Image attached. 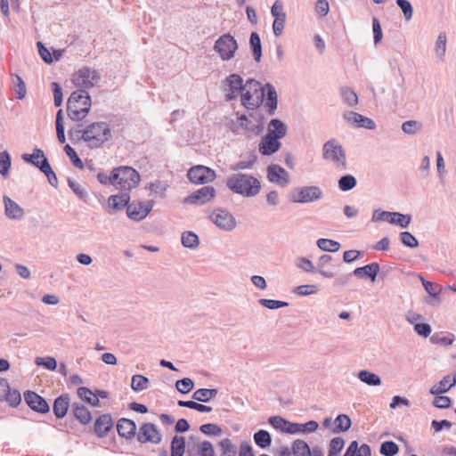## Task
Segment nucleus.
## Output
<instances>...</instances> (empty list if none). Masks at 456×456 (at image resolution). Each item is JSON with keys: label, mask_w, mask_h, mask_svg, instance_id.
<instances>
[{"label": "nucleus", "mask_w": 456, "mask_h": 456, "mask_svg": "<svg viewBox=\"0 0 456 456\" xmlns=\"http://www.w3.org/2000/svg\"><path fill=\"white\" fill-rule=\"evenodd\" d=\"M4 402L11 407H17L21 402V395L17 389L10 387L7 379L0 378V403Z\"/></svg>", "instance_id": "nucleus-13"}, {"label": "nucleus", "mask_w": 456, "mask_h": 456, "mask_svg": "<svg viewBox=\"0 0 456 456\" xmlns=\"http://www.w3.org/2000/svg\"><path fill=\"white\" fill-rule=\"evenodd\" d=\"M344 456H371L370 447L366 444L359 446L357 441H353L347 447Z\"/></svg>", "instance_id": "nucleus-30"}, {"label": "nucleus", "mask_w": 456, "mask_h": 456, "mask_svg": "<svg viewBox=\"0 0 456 456\" xmlns=\"http://www.w3.org/2000/svg\"><path fill=\"white\" fill-rule=\"evenodd\" d=\"M249 47L254 60L259 62L262 58V44L257 32H251L249 37Z\"/></svg>", "instance_id": "nucleus-33"}, {"label": "nucleus", "mask_w": 456, "mask_h": 456, "mask_svg": "<svg viewBox=\"0 0 456 456\" xmlns=\"http://www.w3.org/2000/svg\"><path fill=\"white\" fill-rule=\"evenodd\" d=\"M342 97L345 101V102L349 106H354L358 102V97L355 92L349 88L346 87L341 90Z\"/></svg>", "instance_id": "nucleus-60"}, {"label": "nucleus", "mask_w": 456, "mask_h": 456, "mask_svg": "<svg viewBox=\"0 0 456 456\" xmlns=\"http://www.w3.org/2000/svg\"><path fill=\"white\" fill-rule=\"evenodd\" d=\"M379 270V265L374 262L364 266L355 268L353 272V274L358 278L368 277L371 281H375Z\"/></svg>", "instance_id": "nucleus-25"}, {"label": "nucleus", "mask_w": 456, "mask_h": 456, "mask_svg": "<svg viewBox=\"0 0 456 456\" xmlns=\"http://www.w3.org/2000/svg\"><path fill=\"white\" fill-rule=\"evenodd\" d=\"M194 387V382L190 378H183L175 383L176 389L182 394L189 393Z\"/></svg>", "instance_id": "nucleus-62"}, {"label": "nucleus", "mask_w": 456, "mask_h": 456, "mask_svg": "<svg viewBox=\"0 0 456 456\" xmlns=\"http://www.w3.org/2000/svg\"><path fill=\"white\" fill-rule=\"evenodd\" d=\"M218 448L220 451L219 456H237L238 448L229 438H224L219 441Z\"/></svg>", "instance_id": "nucleus-38"}, {"label": "nucleus", "mask_w": 456, "mask_h": 456, "mask_svg": "<svg viewBox=\"0 0 456 456\" xmlns=\"http://www.w3.org/2000/svg\"><path fill=\"white\" fill-rule=\"evenodd\" d=\"M292 453L294 456H312L308 444L302 439H296L293 442Z\"/></svg>", "instance_id": "nucleus-42"}, {"label": "nucleus", "mask_w": 456, "mask_h": 456, "mask_svg": "<svg viewBox=\"0 0 456 456\" xmlns=\"http://www.w3.org/2000/svg\"><path fill=\"white\" fill-rule=\"evenodd\" d=\"M113 427V420L110 414L99 416L94 422V433L99 438L105 437Z\"/></svg>", "instance_id": "nucleus-20"}, {"label": "nucleus", "mask_w": 456, "mask_h": 456, "mask_svg": "<svg viewBox=\"0 0 456 456\" xmlns=\"http://www.w3.org/2000/svg\"><path fill=\"white\" fill-rule=\"evenodd\" d=\"M77 395L92 406L99 405V398L89 388L80 387L77 388Z\"/></svg>", "instance_id": "nucleus-44"}, {"label": "nucleus", "mask_w": 456, "mask_h": 456, "mask_svg": "<svg viewBox=\"0 0 456 456\" xmlns=\"http://www.w3.org/2000/svg\"><path fill=\"white\" fill-rule=\"evenodd\" d=\"M322 158L333 162L338 167L346 168V156L342 145L337 140L327 141L322 147Z\"/></svg>", "instance_id": "nucleus-6"}, {"label": "nucleus", "mask_w": 456, "mask_h": 456, "mask_svg": "<svg viewBox=\"0 0 456 456\" xmlns=\"http://www.w3.org/2000/svg\"><path fill=\"white\" fill-rule=\"evenodd\" d=\"M411 221V216L408 214H402L400 212H392V216L388 220L391 224H395L401 228H406L409 226Z\"/></svg>", "instance_id": "nucleus-43"}, {"label": "nucleus", "mask_w": 456, "mask_h": 456, "mask_svg": "<svg viewBox=\"0 0 456 456\" xmlns=\"http://www.w3.org/2000/svg\"><path fill=\"white\" fill-rule=\"evenodd\" d=\"M210 220L220 229L232 231L236 227L235 217L227 210L217 208L209 216Z\"/></svg>", "instance_id": "nucleus-12"}, {"label": "nucleus", "mask_w": 456, "mask_h": 456, "mask_svg": "<svg viewBox=\"0 0 456 456\" xmlns=\"http://www.w3.org/2000/svg\"><path fill=\"white\" fill-rule=\"evenodd\" d=\"M200 430L207 436H220L223 430L220 426L214 423L203 424L200 427Z\"/></svg>", "instance_id": "nucleus-57"}, {"label": "nucleus", "mask_w": 456, "mask_h": 456, "mask_svg": "<svg viewBox=\"0 0 456 456\" xmlns=\"http://www.w3.org/2000/svg\"><path fill=\"white\" fill-rule=\"evenodd\" d=\"M238 120L240 122V127L243 128L245 131L251 133L252 134L258 135L264 130V126L261 121L257 122L256 124H254L244 114L239 117Z\"/></svg>", "instance_id": "nucleus-31"}, {"label": "nucleus", "mask_w": 456, "mask_h": 456, "mask_svg": "<svg viewBox=\"0 0 456 456\" xmlns=\"http://www.w3.org/2000/svg\"><path fill=\"white\" fill-rule=\"evenodd\" d=\"M400 240H401V242L405 246V247H408V248H416L419 246V241L418 240L415 238V236H413L411 232H402L400 233Z\"/></svg>", "instance_id": "nucleus-63"}, {"label": "nucleus", "mask_w": 456, "mask_h": 456, "mask_svg": "<svg viewBox=\"0 0 456 456\" xmlns=\"http://www.w3.org/2000/svg\"><path fill=\"white\" fill-rule=\"evenodd\" d=\"M153 205L152 200L129 203L126 209L127 216L134 221H141L151 211Z\"/></svg>", "instance_id": "nucleus-16"}, {"label": "nucleus", "mask_w": 456, "mask_h": 456, "mask_svg": "<svg viewBox=\"0 0 456 456\" xmlns=\"http://www.w3.org/2000/svg\"><path fill=\"white\" fill-rule=\"evenodd\" d=\"M92 105L88 91L77 89L67 101V114L73 121H82L88 115Z\"/></svg>", "instance_id": "nucleus-2"}, {"label": "nucleus", "mask_w": 456, "mask_h": 456, "mask_svg": "<svg viewBox=\"0 0 456 456\" xmlns=\"http://www.w3.org/2000/svg\"><path fill=\"white\" fill-rule=\"evenodd\" d=\"M4 212L12 220H20L24 216V209L8 196H4Z\"/></svg>", "instance_id": "nucleus-22"}, {"label": "nucleus", "mask_w": 456, "mask_h": 456, "mask_svg": "<svg viewBox=\"0 0 456 456\" xmlns=\"http://www.w3.org/2000/svg\"><path fill=\"white\" fill-rule=\"evenodd\" d=\"M73 416L77 419L81 424L86 425L90 423L92 419L91 412L84 404L80 403H73L71 404Z\"/></svg>", "instance_id": "nucleus-27"}, {"label": "nucleus", "mask_w": 456, "mask_h": 456, "mask_svg": "<svg viewBox=\"0 0 456 456\" xmlns=\"http://www.w3.org/2000/svg\"><path fill=\"white\" fill-rule=\"evenodd\" d=\"M101 79V76L94 69L89 67H83L76 71L72 76V83L77 89H88L94 86L95 84Z\"/></svg>", "instance_id": "nucleus-7"}, {"label": "nucleus", "mask_w": 456, "mask_h": 456, "mask_svg": "<svg viewBox=\"0 0 456 456\" xmlns=\"http://www.w3.org/2000/svg\"><path fill=\"white\" fill-rule=\"evenodd\" d=\"M130 201V195L127 192L121 193L118 195H111L108 199V204L114 210L119 211L127 208Z\"/></svg>", "instance_id": "nucleus-29"}, {"label": "nucleus", "mask_w": 456, "mask_h": 456, "mask_svg": "<svg viewBox=\"0 0 456 456\" xmlns=\"http://www.w3.org/2000/svg\"><path fill=\"white\" fill-rule=\"evenodd\" d=\"M379 452L384 456H395L399 452V447L393 441H385L381 444Z\"/></svg>", "instance_id": "nucleus-55"}, {"label": "nucleus", "mask_w": 456, "mask_h": 456, "mask_svg": "<svg viewBox=\"0 0 456 456\" xmlns=\"http://www.w3.org/2000/svg\"><path fill=\"white\" fill-rule=\"evenodd\" d=\"M187 176L193 183L204 184L213 181L216 177V174L209 167L195 166L189 169Z\"/></svg>", "instance_id": "nucleus-14"}, {"label": "nucleus", "mask_w": 456, "mask_h": 456, "mask_svg": "<svg viewBox=\"0 0 456 456\" xmlns=\"http://www.w3.org/2000/svg\"><path fill=\"white\" fill-rule=\"evenodd\" d=\"M64 151L67 154V156L69 158V159H70L71 163L74 165V167H76L77 168H79V169H83L85 167L83 161L77 156L76 151L69 144H67L64 146Z\"/></svg>", "instance_id": "nucleus-56"}, {"label": "nucleus", "mask_w": 456, "mask_h": 456, "mask_svg": "<svg viewBox=\"0 0 456 456\" xmlns=\"http://www.w3.org/2000/svg\"><path fill=\"white\" fill-rule=\"evenodd\" d=\"M12 82L13 91L15 93L16 98L19 100L23 99L27 94L25 82L19 75H15Z\"/></svg>", "instance_id": "nucleus-53"}, {"label": "nucleus", "mask_w": 456, "mask_h": 456, "mask_svg": "<svg viewBox=\"0 0 456 456\" xmlns=\"http://www.w3.org/2000/svg\"><path fill=\"white\" fill-rule=\"evenodd\" d=\"M357 181L352 175H345L338 180V188L343 191L352 190L356 186Z\"/></svg>", "instance_id": "nucleus-52"}, {"label": "nucleus", "mask_w": 456, "mask_h": 456, "mask_svg": "<svg viewBox=\"0 0 456 456\" xmlns=\"http://www.w3.org/2000/svg\"><path fill=\"white\" fill-rule=\"evenodd\" d=\"M403 133L413 135L422 130V124L417 120H407L402 124Z\"/></svg>", "instance_id": "nucleus-54"}, {"label": "nucleus", "mask_w": 456, "mask_h": 456, "mask_svg": "<svg viewBox=\"0 0 456 456\" xmlns=\"http://www.w3.org/2000/svg\"><path fill=\"white\" fill-rule=\"evenodd\" d=\"M69 407V394H62L58 396L53 405V414L57 419H62L66 416Z\"/></svg>", "instance_id": "nucleus-24"}, {"label": "nucleus", "mask_w": 456, "mask_h": 456, "mask_svg": "<svg viewBox=\"0 0 456 456\" xmlns=\"http://www.w3.org/2000/svg\"><path fill=\"white\" fill-rule=\"evenodd\" d=\"M10 167H11L10 154L6 151L0 152V174L3 176L8 175Z\"/></svg>", "instance_id": "nucleus-58"}, {"label": "nucleus", "mask_w": 456, "mask_h": 456, "mask_svg": "<svg viewBox=\"0 0 456 456\" xmlns=\"http://www.w3.org/2000/svg\"><path fill=\"white\" fill-rule=\"evenodd\" d=\"M47 177L48 183L54 188L58 187V179L52 169L50 163L47 159H45V160L41 163V167L39 169Z\"/></svg>", "instance_id": "nucleus-45"}, {"label": "nucleus", "mask_w": 456, "mask_h": 456, "mask_svg": "<svg viewBox=\"0 0 456 456\" xmlns=\"http://www.w3.org/2000/svg\"><path fill=\"white\" fill-rule=\"evenodd\" d=\"M198 456H215V450L211 442L205 440L200 443Z\"/></svg>", "instance_id": "nucleus-64"}, {"label": "nucleus", "mask_w": 456, "mask_h": 456, "mask_svg": "<svg viewBox=\"0 0 456 456\" xmlns=\"http://www.w3.org/2000/svg\"><path fill=\"white\" fill-rule=\"evenodd\" d=\"M182 244L184 248H196L200 244V239L193 232H184L182 234Z\"/></svg>", "instance_id": "nucleus-49"}, {"label": "nucleus", "mask_w": 456, "mask_h": 456, "mask_svg": "<svg viewBox=\"0 0 456 456\" xmlns=\"http://www.w3.org/2000/svg\"><path fill=\"white\" fill-rule=\"evenodd\" d=\"M185 438L183 436H175L171 441V455L170 456H183L185 451Z\"/></svg>", "instance_id": "nucleus-39"}, {"label": "nucleus", "mask_w": 456, "mask_h": 456, "mask_svg": "<svg viewBox=\"0 0 456 456\" xmlns=\"http://www.w3.org/2000/svg\"><path fill=\"white\" fill-rule=\"evenodd\" d=\"M424 289H425L426 292L433 297V299L430 301H428V303L431 304L433 305H438L441 302L440 298L438 297V295L442 291V286L436 282L425 281Z\"/></svg>", "instance_id": "nucleus-35"}, {"label": "nucleus", "mask_w": 456, "mask_h": 456, "mask_svg": "<svg viewBox=\"0 0 456 456\" xmlns=\"http://www.w3.org/2000/svg\"><path fill=\"white\" fill-rule=\"evenodd\" d=\"M24 401L36 412L46 414L50 411V405L46 400L34 391L27 390L24 392Z\"/></svg>", "instance_id": "nucleus-15"}, {"label": "nucleus", "mask_w": 456, "mask_h": 456, "mask_svg": "<svg viewBox=\"0 0 456 456\" xmlns=\"http://www.w3.org/2000/svg\"><path fill=\"white\" fill-rule=\"evenodd\" d=\"M358 379L369 386H379L381 379L379 375L367 370H362L358 372Z\"/></svg>", "instance_id": "nucleus-40"}, {"label": "nucleus", "mask_w": 456, "mask_h": 456, "mask_svg": "<svg viewBox=\"0 0 456 456\" xmlns=\"http://www.w3.org/2000/svg\"><path fill=\"white\" fill-rule=\"evenodd\" d=\"M351 419L346 414H339L334 420L332 432L335 434L347 431L351 427Z\"/></svg>", "instance_id": "nucleus-41"}, {"label": "nucleus", "mask_w": 456, "mask_h": 456, "mask_svg": "<svg viewBox=\"0 0 456 456\" xmlns=\"http://www.w3.org/2000/svg\"><path fill=\"white\" fill-rule=\"evenodd\" d=\"M317 246L320 249L326 252H337L340 248L339 242L330 239H319Z\"/></svg>", "instance_id": "nucleus-50"}, {"label": "nucleus", "mask_w": 456, "mask_h": 456, "mask_svg": "<svg viewBox=\"0 0 456 456\" xmlns=\"http://www.w3.org/2000/svg\"><path fill=\"white\" fill-rule=\"evenodd\" d=\"M446 42L447 37L445 32H441L437 37L435 45L436 55L440 61H444L446 53Z\"/></svg>", "instance_id": "nucleus-48"}, {"label": "nucleus", "mask_w": 456, "mask_h": 456, "mask_svg": "<svg viewBox=\"0 0 456 456\" xmlns=\"http://www.w3.org/2000/svg\"><path fill=\"white\" fill-rule=\"evenodd\" d=\"M257 160V156L255 152H250L248 160H240L231 167L233 171L244 170L251 168Z\"/></svg>", "instance_id": "nucleus-51"}, {"label": "nucleus", "mask_w": 456, "mask_h": 456, "mask_svg": "<svg viewBox=\"0 0 456 456\" xmlns=\"http://www.w3.org/2000/svg\"><path fill=\"white\" fill-rule=\"evenodd\" d=\"M255 444L260 448H266L272 444V436L268 431L260 429L254 434Z\"/></svg>", "instance_id": "nucleus-46"}, {"label": "nucleus", "mask_w": 456, "mask_h": 456, "mask_svg": "<svg viewBox=\"0 0 456 456\" xmlns=\"http://www.w3.org/2000/svg\"><path fill=\"white\" fill-rule=\"evenodd\" d=\"M21 159L26 163L31 164L34 167H36L38 169H40L41 163L45 160V159H47V158L45 156V153H44V151L41 149L35 148L33 150L32 154L25 153V154H23L21 156Z\"/></svg>", "instance_id": "nucleus-34"}, {"label": "nucleus", "mask_w": 456, "mask_h": 456, "mask_svg": "<svg viewBox=\"0 0 456 456\" xmlns=\"http://www.w3.org/2000/svg\"><path fill=\"white\" fill-rule=\"evenodd\" d=\"M455 340V336L450 332H435L430 337V342L444 346H452Z\"/></svg>", "instance_id": "nucleus-36"}, {"label": "nucleus", "mask_w": 456, "mask_h": 456, "mask_svg": "<svg viewBox=\"0 0 456 456\" xmlns=\"http://www.w3.org/2000/svg\"><path fill=\"white\" fill-rule=\"evenodd\" d=\"M162 435L157 426L151 422L143 423L137 434V441L141 444L152 443L159 444Z\"/></svg>", "instance_id": "nucleus-11"}, {"label": "nucleus", "mask_w": 456, "mask_h": 456, "mask_svg": "<svg viewBox=\"0 0 456 456\" xmlns=\"http://www.w3.org/2000/svg\"><path fill=\"white\" fill-rule=\"evenodd\" d=\"M216 195L213 186H203L183 199L184 204L201 206L210 202Z\"/></svg>", "instance_id": "nucleus-10"}, {"label": "nucleus", "mask_w": 456, "mask_h": 456, "mask_svg": "<svg viewBox=\"0 0 456 456\" xmlns=\"http://www.w3.org/2000/svg\"><path fill=\"white\" fill-rule=\"evenodd\" d=\"M267 178L271 183H277L282 187L289 183V173L279 165H270L267 167Z\"/></svg>", "instance_id": "nucleus-18"}, {"label": "nucleus", "mask_w": 456, "mask_h": 456, "mask_svg": "<svg viewBox=\"0 0 456 456\" xmlns=\"http://www.w3.org/2000/svg\"><path fill=\"white\" fill-rule=\"evenodd\" d=\"M454 386L455 384H453L451 375H446L438 383L432 386L429 393L431 395H442L448 392Z\"/></svg>", "instance_id": "nucleus-32"}, {"label": "nucleus", "mask_w": 456, "mask_h": 456, "mask_svg": "<svg viewBox=\"0 0 456 456\" xmlns=\"http://www.w3.org/2000/svg\"><path fill=\"white\" fill-rule=\"evenodd\" d=\"M267 134L280 140L287 134V126L279 118H273L268 124Z\"/></svg>", "instance_id": "nucleus-26"}, {"label": "nucleus", "mask_w": 456, "mask_h": 456, "mask_svg": "<svg viewBox=\"0 0 456 456\" xmlns=\"http://www.w3.org/2000/svg\"><path fill=\"white\" fill-rule=\"evenodd\" d=\"M218 391L216 388H200L192 394V400L201 403H208L215 398Z\"/></svg>", "instance_id": "nucleus-37"}, {"label": "nucleus", "mask_w": 456, "mask_h": 456, "mask_svg": "<svg viewBox=\"0 0 456 456\" xmlns=\"http://www.w3.org/2000/svg\"><path fill=\"white\" fill-rule=\"evenodd\" d=\"M396 4L402 10L405 20L409 21L411 20L413 15V8L410 1L408 0H396Z\"/></svg>", "instance_id": "nucleus-59"}, {"label": "nucleus", "mask_w": 456, "mask_h": 456, "mask_svg": "<svg viewBox=\"0 0 456 456\" xmlns=\"http://www.w3.org/2000/svg\"><path fill=\"white\" fill-rule=\"evenodd\" d=\"M345 118L351 123L355 124L357 127H363L370 130L376 128L375 122L367 117L357 112L350 111L345 115Z\"/></svg>", "instance_id": "nucleus-23"}, {"label": "nucleus", "mask_w": 456, "mask_h": 456, "mask_svg": "<svg viewBox=\"0 0 456 456\" xmlns=\"http://www.w3.org/2000/svg\"><path fill=\"white\" fill-rule=\"evenodd\" d=\"M238 49L236 39L229 33L224 34L215 42L214 50L223 61H229L234 57Z\"/></svg>", "instance_id": "nucleus-8"}, {"label": "nucleus", "mask_w": 456, "mask_h": 456, "mask_svg": "<svg viewBox=\"0 0 456 456\" xmlns=\"http://www.w3.org/2000/svg\"><path fill=\"white\" fill-rule=\"evenodd\" d=\"M265 88L256 79L249 78L246 81V89L241 94V104L248 110L258 108L264 102Z\"/></svg>", "instance_id": "nucleus-4"}, {"label": "nucleus", "mask_w": 456, "mask_h": 456, "mask_svg": "<svg viewBox=\"0 0 456 456\" xmlns=\"http://www.w3.org/2000/svg\"><path fill=\"white\" fill-rule=\"evenodd\" d=\"M150 380L147 377L135 374L131 379V388L135 392H141L149 387Z\"/></svg>", "instance_id": "nucleus-47"}, {"label": "nucleus", "mask_w": 456, "mask_h": 456, "mask_svg": "<svg viewBox=\"0 0 456 456\" xmlns=\"http://www.w3.org/2000/svg\"><path fill=\"white\" fill-rule=\"evenodd\" d=\"M281 147L280 140L266 134L258 144V151L263 156H270L277 152Z\"/></svg>", "instance_id": "nucleus-19"}, {"label": "nucleus", "mask_w": 456, "mask_h": 456, "mask_svg": "<svg viewBox=\"0 0 456 456\" xmlns=\"http://www.w3.org/2000/svg\"><path fill=\"white\" fill-rule=\"evenodd\" d=\"M265 88L267 90L265 98V108L267 109V112L270 115H273L275 113L278 104L277 92L275 87L271 83H266Z\"/></svg>", "instance_id": "nucleus-28"}, {"label": "nucleus", "mask_w": 456, "mask_h": 456, "mask_svg": "<svg viewBox=\"0 0 456 456\" xmlns=\"http://www.w3.org/2000/svg\"><path fill=\"white\" fill-rule=\"evenodd\" d=\"M323 193L320 187L315 185L305 186L294 191L289 200L297 203H309L319 200L322 198Z\"/></svg>", "instance_id": "nucleus-9"}, {"label": "nucleus", "mask_w": 456, "mask_h": 456, "mask_svg": "<svg viewBox=\"0 0 456 456\" xmlns=\"http://www.w3.org/2000/svg\"><path fill=\"white\" fill-rule=\"evenodd\" d=\"M223 83L228 86V93L225 95L226 101L236 99L246 89V83L243 84L242 77L235 73L228 76Z\"/></svg>", "instance_id": "nucleus-17"}, {"label": "nucleus", "mask_w": 456, "mask_h": 456, "mask_svg": "<svg viewBox=\"0 0 456 456\" xmlns=\"http://www.w3.org/2000/svg\"><path fill=\"white\" fill-rule=\"evenodd\" d=\"M114 187L121 191H131L140 182L139 173L131 167L121 166L112 170Z\"/></svg>", "instance_id": "nucleus-5"}, {"label": "nucleus", "mask_w": 456, "mask_h": 456, "mask_svg": "<svg viewBox=\"0 0 456 456\" xmlns=\"http://www.w3.org/2000/svg\"><path fill=\"white\" fill-rule=\"evenodd\" d=\"M226 186L234 193L244 197H254L261 189L259 180L252 175L237 173L228 177Z\"/></svg>", "instance_id": "nucleus-3"}, {"label": "nucleus", "mask_w": 456, "mask_h": 456, "mask_svg": "<svg viewBox=\"0 0 456 456\" xmlns=\"http://www.w3.org/2000/svg\"><path fill=\"white\" fill-rule=\"evenodd\" d=\"M76 135L77 141H84L91 149L101 148L105 142L112 137L110 125L106 122H93L86 126L85 129L69 131L70 140H74Z\"/></svg>", "instance_id": "nucleus-1"}, {"label": "nucleus", "mask_w": 456, "mask_h": 456, "mask_svg": "<svg viewBox=\"0 0 456 456\" xmlns=\"http://www.w3.org/2000/svg\"><path fill=\"white\" fill-rule=\"evenodd\" d=\"M68 184L69 188L73 191V192L82 200L86 201L88 194L86 191L82 187L81 184L73 181L72 179H68Z\"/></svg>", "instance_id": "nucleus-61"}, {"label": "nucleus", "mask_w": 456, "mask_h": 456, "mask_svg": "<svg viewBox=\"0 0 456 456\" xmlns=\"http://www.w3.org/2000/svg\"><path fill=\"white\" fill-rule=\"evenodd\" d=\"M117 431L119 436L131 439L135 436L136 424L134 420L121 418L117 422Z\"/></svg>", "instance_id": "nucleus-21"}]
</instances>
